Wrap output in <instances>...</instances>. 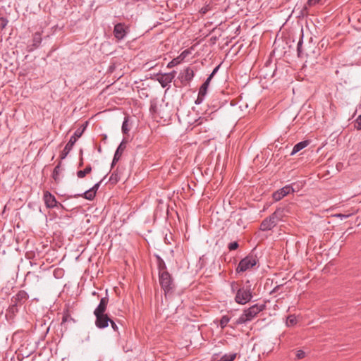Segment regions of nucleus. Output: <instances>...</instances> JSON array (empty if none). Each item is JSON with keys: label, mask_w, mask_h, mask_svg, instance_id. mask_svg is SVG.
<instances>
[{"label": "nucleus", "mask_w": 361, "mask_h": 361, "mask_svg": "<svg viewBox=\"0 0 361 361\" xmlns=\"http://www.w3.org/2000/svg\"><path fill=\"white\" fill-rule=\"evenodd\" d=\"M250 281L240 284L238 281L231 283V289L235 293V301L240 305H245L249 302L252 298V293Z\"/></svg>", "instance_id": "1"}, {"label": "nucleus", "mask_w": 361, "mask_h": 361, "mask_svg": "<svg viewBox=\"0 0 361 361\" xmlns=\"http://www.w3.org/2000/svg\"><path fill=\"white\" fill-rule=\"evenodd\" d=\"M266 307L264 304H255L245 310L236 321V324H242L252 321L260 312Z\"/></svg>", "instance_id": "2"}, {"label": "nucleus", "mask_w": 361, "mask_h": 361, "mask_svg": "<svg viewBox=\"0 0 361 361\" xmlns=\"http://www.w3.org/2000/svg\"><path fill=\"white\" fill-rule=\"evenodd\" d=\"M85 129V126H84L82 129L78 128L75 131L73 135H72L69 141L66 145L64 149H63V151L61 152V153L60 154V159L61 160L64 159L67 157V155L69 154V152L72 149L73 145L76 142L77 140L79 137H80L81 135H82Z\"/></svg>", "instance_id": "3"}, {"label": "nucleus", "mask_w": 361, "mask_h": 361, "mask_svg": "<svg viewBox=\"0 0 361 361\" xmlns=\"http://www.w3.org/2000/svg\"><path fill=\"white\" fill-rule=\"evenodd\" d=\"M257 257L254 255H249L241 259L236 268L237 272H244L253 267L257 264Z\"/></svg>", "instance_id": "4"}, {"label": "nucleus", "mask_w": 361, "mask_h": 361, "mask_svg": "<svg viewBox=\"0 0 361 361\" xmlns=\"http://www.w3.org/2000/svg\"><path fill=\"white\" fill-rule=\"evenodd\" d=\"M159 280L161 288L165 292V295L169 293L173 289L174 285L173 280L169 272L159 274Z\"/></svg>", "instance_id": "5"}, {"label": "nucleus", "mask_w": 361, "mask_h": 361, "mask_svg": "<svg viewBox=\"0 0 361 361\" xmlns=\"http://www.w3.org/2000/svg\"><path fill=\"white\" fill-rule=\"evenodd\" d=\"M175 75V71L167 73H159L157 75V80L160 83L162 87H166L172 82Z\"/></svg>", "instance_id": "6"}, {"label": "nucleus", "mask_w": 361, "mask_h": 361, "mask_svg": "<svg viewBox=\"0 0 361 361\" xmlns=\"http://www.w3.org/2000/svg\"><path fill=\"white\" fill-rule=\"evenodd\" d=\"M128 32V27L124 23H117L114 25V35L118 41L123 39Z\"/></svg>", "instance_id": "7"}, {"label": "nucleus", "mask_w": 361, "mask_h": 361, "mask_svg": "<svg viewBox=\"0 0 361 361\" xmlns=\"http://www.w3.org/2000/svg\"><path fill=\"white\" fill-rule=\"evenodd\" d=\"M295 192V190L293 189V186L290 185H287L282 188L276 190L274 192L272 195L273 199L275 201H279L282 198H283L285 196L290 193H293Z\"/></svg>", "instance_id": "8"}, {"label": "nucleus", "mask_w": 361, "mask_h": 361, "mask_svg": "<svg viewBox=\"0 0 361 361\" xmlns=\"http://www.w3.org/2000/svg\"><path fill=\"white\" fill-rule=\"evenodd\" d=\"M95 316V326L98 329H104L109 326L111 318L107 314H94Z\"/></svg>", "instance_id": "9"}, {"label": "nucleus", "mask_w": 361, "mask_h": 361, "mask_svg": "<svg viewBox=\"0 0 361 361\" xmlns=\"http://www.w3.org/2000/svg\"><path fill=\"white\" fill-rule=\"evenodd\" d=\"M28 294L26 291L21 290L18 292L17 294L13 295L11 299V302H14L15 304L21 306L23 305L28 299Z\"/></svg>", "instance_id": "10"}, {"label": "nucleus", "mask_w": 361, "mask_h": 361, "mask_svg": "<svg viewBox=\"0 0 361 361\" xmlns=\"http://www.w3.org/2000/svg\"><path fill=\"white\" fill-rule=\"evenodd\" d=\"M43 199L47 207L54 208L57 207L58 202L56 197L50 192L45 191L44 192Z\"/></svg>", "instance_id": "11"}, {"label": "nucleus", "mask_w": 361, "mask_h": 361, "mask_svg": "<svg viewBox=\"0 0 361 361\" xmlns=\"http://www.w3.org/2000/svg\"><path fill=\"white\" fill-rule=\"evenodd\" d=\"M194 75L193 70L190 67H187L180 73V81L183 84L189 83L193 79Z\"/></svg>", "instance_id": "12"}, {"label": "nucleus", "mask_w": 361, "mask_h": 361, "mask_svg": "<svg viewBox=\"0 0 361 361\" xmlns=\"http://www.w3.org/2000/svg\"><path fill=\"white\" fill-rule=\"evenodd\" d=\"M276 224L277 222L274 220V218L269 216L262 221L260 229L262 231H267L275 227Z\"/></svg>", "instance_id": "13"}, {"label": "nucleus", "mask_w": 361, "mask_h": 361, "mask_svg": "<svg viewBox=\"0 0 361 361\" xmlns=\"http://www.w3.org/2000/svg\"><path fill=\"white\" fill-rule=\"evenodd\" d=\"M126 147V142L123 140L120 145H118V148L116 149L112 163H111V168L114 167V166L118 161L120 159L123 151L125 150Z\"/></svg>", "instance_id": "14"}, {"label": "nucleus", "mask_w": 361, "mask_h": 361, "mask_svg": "<svg viewBox=\"0 0 361 361\" xmlns=\"http://www.w3.org/2000/svg\"><path fill=\"white\" fill-rule=\"evenodd\" d=\"M108 303L109 298L107 296L102 298L99 305L94 310V314H106Z\"/></svg>", "instance_id": "15"}, {"label": "nucleus", "mask_w": 361, "mask_h": 361, "mask_svg": "<svg viewBox=\"0 0 361 361\" xmlns=\"http://www.w3.org/2000/svg\"><path fill=\"white\" fill-rule=\"evenodd\" d=\"M18 307L19 305L11 302V305L6 311V317L9 319H13L15 317L16 314L18 312Z\"/></svg>", "instance_id": "16"}, {"label": "nucleus", "mask_w": 361, "mask_h": 361, "mask_svg": "<svg viewBox=\"0 0 361 361\" xmlns=\"http://www.w3.org/2000/svg\"><path fill=\"white\" fill-rule=\"evenodd\" d=\"M310 144L309 140H304L297 143L293 148L290 155H293L297 152H300Z\"/></svg>", "instance_id": "17"}, {"label": "nucleus", "mask_w": 361, "mask_h": 361, "mask_svg": "<svg viewBox=\"0 0 361 361\" xmlns=\"http://www.w3.org/2000/svg\"><path fill=\"white\" fill-rule=\"evenodd\" d=\"M157 261V267L159 269V275L161 273H168L166 265L164 261L158 255L156 256Z\"/></svg>", "instance_id": "18"}, {"label": "nucleus", "mask_w": 361, "mask_h": 361, "mask_svg": "<svg viewBox=\"0 0 361 361\" xmlns=\"http://www.w3.org/2000/svg\"><path fill=\"white\" fill-rule=\"evenodd\" d=\"M62 171L61 169V160L58 163V164L55 166L54 169L53 173H52V178L55 180L56 183H59L60 178L59 174L61 173Z\"/></svg>", "instance_id": "19"}, {"label": "nucleus", "mask_w": 361, "mask_h": 361, "mask_svg": "<svg viewBox=\"0 0 361 361\" xmlns=\"http://www.w3.org/2000/svg\"><path fill=\"white\" fill-rule=\"evenodd\" d=\"M95 195L96 194L91 189H89L82 194L75 195V197H82L86 200H92L95 197Z\"/></svg>", "instance_id": "20"}, {"label": "nucleus", "mask_w": 361, "mask_h": 361, "mask_svg": "<svg viewBox=\"0 0 361 361\" xmlns=\"http://www.w3.org/2000/svg\"><path fill=\"white\" fill-rule=\"evenodd\" d=\"M42 32H36L34 35H33V38H32V45L37 48L38 47L41 42H42Z\"/></svg>", "instance_id": "21"}, {"label": "nucleus", "mask_w": 361, "mask_h": 361, "mask_svg": "<svg viewBox=\"0 0 361 361\" xmlns=\"http://www.w3.org/2000/svg\"><path fill=\"white\" fill-rule=\"evenodd\" d=\"M271 217L274 218V220L278 222L281 220L283 216V209L279 208L277 209L271 215Z\"/></svg>", "instance_id": "22"}, {"label": "nucleus", "mask_w": 361, "mask_h": 361, "mask_svg": "<svg viewBox=\"0 0 361 361\" xmlns=\"http://www.w3.org/2000/svg\"><path fill=\"white\" fill-rule=\"evenodd\" d=\"M91 171H92V166L90 165H87L84 170H80L77 172V176L79 178H82L87 174L90 173Z\"/></svg>", "instance_id": "23"}, {"label": "nucleus", "mask_w": 361, "mask_h": 361, "mask_svg": "<svg viewBox=\"0 0 361 361\" xmlns=\"http://www.w3.org/2000/svg\"><path fill=\"white\" fill-rule=\"evenodd\" d=\"M120 180H121V176L118 172V169H116L111 173V175L109 178V181L112 183H116Z\"/></svg>", "instance_id": "24"}, {"label": "nucleus", "mask_w": 361, "mask_h": 361, "mask_svg": "<svg viewBox=\"0 0 361 361\" xmlns=\"http://www.w3.org/2000/svg\"><path fill=\"white\" fill-rule=\"evenodd\" d=\"M236 357V353L226 354L220 357L217 361H233Z\"/></svg>", "instance_id": "25"}, {"label": "nucleus", "mask_w": 361, "mask_h": 361, "mask_svg": "<svg viewBox=\"0 0 361 361\" xmlns=\"http://www.w3.org/2000/svg\"><path fill=\"white\" fill-rule=\"evenodd\" d=\"M121 130H122V133L123 134H127L130 130V129L128 128V116H126L124 118V121L122 123Z\"/></svg>", "instance_id": "26"}, {"label": "nucleus", "mask_w": 361, "mask_h": 361, "mask_svg": "<svg viewBox=\"0 0 361 361\" xmlns=\"http://www.w3.org/2000/svg\"><path fill=\"white\" fill-rule=\"evenodd\" d=\"M230 321V317L227 315H224L221 317V319H220V323H219V325L220 326L224 329L225 326H226V325L228 324V323Z\"/></svg>", "instance_id": "27"}, {"label": "nucleus", "mask_w": 361, "mask_h": 361, "mask_svg": "<svg viewBox=\"0 0 361 361\" xmlns=\"http://www.w3.org/2000/svg\"><path fill=\"white\" fill-rule=\"evenodd\" d=\"M181 62V59H180L178 58V56L177 58H175L173 59H172L167 65V68H173L177 65H178L179 63H180Z\"/></svg>", "instance_id": "28"}, {"label": "nucleus", "mask_w": 361, "mask_h": 361, "mask_svg": "<svg viewBox=\"0 0 361 361\" xmlns=\"http://www.w3.org/2000/svg\"><path fill=\"white\" fill-rule=\"evenodd\" d=\"M208 87L209 85L203 82V84L200 86L198 92H200V94H201V96H206Z\"/></svg>", "instance_id": "29"}, {"label": "nucleus", "mask_w": 361, "mask_h": 361, "mask_svg": "<svg viewBox=\"0 0 361 361\" xmlns=\"http://www.w3.org/2000/svg\"><path fill=\"white\" fill-rule=\"evenodd\" d=\"M296 324V317L294 315H290L286 319V325L288 326H293Z\"/></svg>", "instance_id": "30"}, {"label": "nucleus", "mask_w": 361, "mask_h": 361, "mask_svg": "<svg viewBox=\"0 0 361 361\" xmlns=\"http://www.w3.org/2000/svg\"><path fill=\"white\" fill-rule=\"evenodd\" d=\"M30 279H32L33 281L36 282H39L40 279L38 275L34 273L28 272L26 276V280H30Z\"/></svg>", "instance_id": "31"}, {"label": "nucleus", "mask_w": 361, "mask_h": 361, "mask_svg": "<svg viewBox=\"0 0 361 361\" xmlns=\"http://www.w3.org/2000/svg\"><path fill=\"white\" fill-rule=\"evenodd\" d=\"M302 37L299 40L298 44H297V51H298V56L299 57H301L302 56Z\"/></svg>", "instance_id": "32"}, {"label": "nucleus", "mask_w": 361, "mask_h": 361, "mask_svg": "<svg viewBox=\"0 0 361 361\" xmlns=\"http://www.w3.org/2000/svg\"><path fill=\"white\" fill-rule=\"evenodd\" d=\"M305 356V353L302 350H298L296 353V357L298 360H300L304 358Z\"/></svg>", "instance_id": "33"}, {"label": "nucleus", "mask_w": 361, "mask_h": 361, "mask_svg": "<svg viewBox=\"0 0 361 361\" xmlns=\"http://www.w3.org/2000/svg\"><path fill=\"white\" fill-rule=\"evenodd\" d=\"M238 247V243L237 242H232L228 244V249L230 250H235Z\"/></svg>", "instance_id": "34"}, {"label": "nucleus", "mask_w": 361, "mask_h": 361, "mask_svg": "<svg viewBox=\"0 0 361 361\" xmlns=\"http://www.w3.org/2000/svg\"><path fill=\"white\" fill-rule=\"evenodd\" d=\"M355 126L357 129H361V115H360L355 120Z\"/></svg>", "instance_id": "35"}, {"label": "nucleus", "mask_w": 361, "mask_h": 361, "mask_svg": "<svg viewBox=\"0 0 361 361\" xmlns=\"http://www.w3.org/2000/svg\"><path fill=\"white\" fill-rule=\"evenodd\" d=\"M204 97H205V96H201V94H200V92H198V96H197V99L195 100V104H200L204 99Z\"/></svg>", "instance_id": "36"}, {"label": "nucleus", "mask_w": 361, "mask_h": 361, "mask_svg": "<svg viewBox=\"0 0 361 361\" xmlns=\"http://www.w3.org/2000/svg\"><path fill=\"white\" fill-rule=\"evenodd\" d=\"M219 67H220V65L216 66L214 70L212 71V73L208 76L209 78H210L211 79H212L214 78V76L215 75V74L217 73V71H219Z\"/></svg>", "instance_id": "37"}, {"label": "nucleus", "mask_w": 361, "mask_h": 361, "mask_svg": "<svg viewBox=\"0 0 361 361\" xmlns=\"http://www.w3.org/2000/svg\"><path fill=\"white\" fill-rule=\"evenodd\" d=\"M101 183H102V180L98 182L97 183L94 184V186L90 188L95 194H96L97 190L99 189Z\"/></svg>", "instance_id": "38"}, {"label": "nucleus", "mask_w": 361, "mask_h": 361, "mask_svg": "<svg viewBox=\"0 0 361 361\" xmlns=\"http://www.w3.org/2000/svg\"><path fill=\"white\" fill-rule=\"evenodd\" d=\"M109 324H111V326L114 331H118V326H117V324H116V322L114 320L111 319V322H109Z\"/></svg>", "instance_id": "39"}, {"label": "nucleus", "mask_w": 361, "mask_h": 361, "mask_svg": "<svg viewBox=\"0 0 361 361\" xmlns=\"http://www.w3.org/2000/svg\"><path fill=\"white\" fill-rule=\"evenodd\" d=\"M189 54V51L188 50H185L183 51L180 54V56H178V58L180 59H181V61L187 56V55Z\"/></svg>", "instance_id": "40"}, {"label": "nucleus", "mask_w": 361, "mask_h": 361, "mask_svg": "<svg viewBox=\"0 0 361 361\" xmlns=\"http://www.w3.org/2000/svg\"><path fill=\"white\" fill-rule=\"evenodd\" d=\"M283 285H277L274 288V289L271 291V294L278 293L279 290L283 287Z\"/></svg>", "instance_id": "41"}, {"label": "nucleus", "mask_w": 361, "mask_h": 361, "mask_svg": "<svg viewBox=\"0 0 361 361\" xmlns=\"http://www.w3.org/2000/svg\"><path fill=\"white\" fill-rule=\"evenodd\" d=\"M320 0H308L309 6H314L317 4Z\"/></svg>", "instance_id": "42"}, {"label": "nucleus", "mask_w": 361, "mask_h": 361, "mask_svg": "<svg viewBox=\"0 0 361 361\" xmlns=\"http://www.w3.org/2000/svg\"><path fill=\"white\" fill-rule=\"evenodd\" d=\"M208 10H209L208 6H204V7L202 8L201 10H200V12L202 14H205L208 11Z\"/></svg>", "instance_id": "43"}, {"label": "nucleus", "mask_w": 361, "mask_h": 361, "mask_svg": "<svg viewBox=\"0 0 361 361\" xmlns=\"http://www.w3.org/2000/svg\"><path fill=\"white\" fill-rule=\"evenodd\" d=\"M336 216L338 217H340L341 219H343V218H346L348 216V215H345V214H336Z\"/></svg>", "instance_id": "44"}, {"label": "nucleus", "mask_w": 361, "mask_h": 361, "mask_svg": "<svg viewBox=\"0 0 361 361\" xmlns=\"http://www.w3.org/2000/svg\"><path fill=\"white\" fill-rule=\"evenodd\" d=\"M211 80H212V79L210 78L207 77V78L206 79V80L204 82L209 86Z\"/></svg>", "instance_id": "45"}, {"label": "nucleus", "mask_w": 361, "mask_h": 361, "mask_svg": "<svg viewBox=\"0 0 361 361\" xmlns=\"http://www.w3.org/2000/svg\"><path fill=\"white\" fill-rule=\"evenodd\" d=\"M201 120V118H200L198 120L196 121V122L197 123V125H200L202 123V121H200Z\"/></svg>", "instance_id": "46"}, {"label": "nucleus", "mask_w": 361, "mask_h": 361, "mask_svg": "<svg viewBox=\"0 0 361 361\" xmlns=\"http://www.w3.org/2000/svg\"><path fill=\"white\" fill-rule=\"evenodd\" d=\"M82 161H81V162L80 163V166H82Z\"/></svg>", "instance_id": "47"}]
</instances>
